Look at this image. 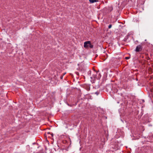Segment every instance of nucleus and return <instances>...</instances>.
Wrapping results in <instances>:
<instances>
[{
  "label": "nucleus",
  "mask_w": 153,
  "mask_h": 153,
  "mask_svg": "<svg viewBox=\"0 0 153 153\" xmlns=\"http://www.w3.org/2000/svg\"><path fill=\"white\" fill-rule=\"evenodd\" d=\"M142 47L141 45H140L136 47L135 51L136 52L141 51L142 50Z\"/></svg>",
  "instance_id": "4"
},
{
  "label": "nucleus",
  "mask_w": 153,
  "mask_h": 153,
  "mask_svg": "<svg viewBox=\"0 0 153 153\" xmlns=\"http://www.w3.org/2000/svg\"><path fill=\"white\" fill-rule=\"evenodd\" d=\"M85 89L88 91H89L90 90V87L89 86H87L85 88Z\"/></svg>",
  "instance_id": "8"
},
{
  "label": "nucleus",
  "mask_w": 153,
  "mask_h": 153,
  "mask_svg": "<svg viewBox=\"0 0 153 153\" xmlns=\"http://www.w3.org/2000/svg\"><path fill=\"white\" fill-rule=\"evenodd\" d=\"M63 76H60V78H61V79H62Z\"/></svg>",
  "instance_id": "17"
},
{
  "label": "nucleus",
  "mask_w": 153,
  "mask_h": 153,
  "mask_svg": "<svg viewBox=\"0 0 153 153\" xmlns=\"http://www.w3.org/2000/svg\"><path fill=\"white\" fill-rule=\"evenodd\" d=\"M95 94L97 95H98L99 94V92H96L95 93Z\"/></svg>",
  "instance_id": "15"
},
{
  "label": "nucleus",
  "mask_w": 153,
  "mask_h": 153,
  "mask_svg": "<svg viewBox=\"0 0 153 153\" xmlns=\"http://www.w3.org/2000/svg\"><path fill=\"white\" fill-rule=\"evenodd\" d=\"M143 54H144L145 55V56H146L148 55V54L147 53H143Z\"/></svg>",
  "instance_id": "14"
},
{
  "label": "nucleus",
  "mask_w": 153,
  "mask_h": 153,
  "mask_svg": "<svg viewBox=\"0 0 153 153\" xmlns=\"http://www.w3.org/2000/svg\"><path fill=\"white\" fill-rule=\"evenodd\" d=\"M101 77V75L100 74H99V75L97 77V79H99L100 77Z\"/></svg>",
  "instance_id": "10"
},
{
  "label": "nucleus",
  "mask_w": 153,
  "mask_h": 153,
  "mask_svg": "<svg viewBox=\"0 0 153 153\" xmlns=\"http://www.w3.org/2000/svg\"><path fill=\"white\" fill-rule=\"evenodd\" d=\"M108 68H106L102 70V71H103L105 73L108 71Z\"/></svg>",
  "instance_id": "7"
},
{
  "label": "nucleus",
  "mask_w": 153,
  "mask_h": 153,
  "mask_svg": "<svg viewBox=\"0 0 153 153\" xmlns=\"http://www.w3.org/2000/svg\"><path fill=\"white\" fill-rule=\"evenodd\" d=\"M101 59L102 60H101V62H103V61H104L106 59H104L103 58H101Z\"/></svg>",
  "instance_id": "13"
},
{
  "label": "nucleus",
  "mask_w": 153,
  "mask_h": 153,
  "mask_svg": "<svg viewBox=\"0 0 153 153\" xmlns=\"http://www.w3.org/2000/svg\"><path fill=\"white\" fill-rule=\"evenodd\" d=\"M48 134L49 135L48 137H51L50 134Z\"/></svg>",
  "instance_id": "21"
},
{
  "label": "nucleus",
  "mask_w": 153,
  "mask_h": 153,
  "mask_svg": "<svg viewBox=\"0 0 153 153\" xmlns=\"http://www.w3.org/2000/svg\"><path fill=\"white\" fill-rule=\"evenodd\" d=\"M89 1L91 3H93L95 2H97L98 1V0H89Z\"/></svg>",
  "instance_id": "6"
},
{
  "label": "nucleus",
  "mask_w": 153,
  "mask_h": 153,
  "mask_svg": "<svg viewBox=\"0 0 153 153\" xmlns=\"http://www.w3.org/2000/svg\"><path fill=\"white\" fill-rule=\"evenodd\" d=\"M84 47L85 48H93L94 45L91 44L90 41H87L84 42Z\"/></svg>",
  "instance_id": "3"
},
{
  "label": "nucleus",
  "mask_w": 153,
  "mask_h": 153,
  "mask_svg": "<svg viewBox=\"0 0 153 153\" xmlns=\"http://www.w3.org/2000/svg\"><path fill=\"white\" fill-rule=\"evenodd\" d=\"M65 74V73H64V74H63V76H64V75Z\"/></svg>",
  "instance_id": "22"
},
{
  "label": "nucleus",
  "mask_w": 153,
  "mask_h": 153,
  "mask_svg": "<svg viewBox=\"0 0 153 153\" xmlns=\"http://www.w3.org/2000/svg\"><path fill=\"white\" fill-rule=\"evenodd\" d=\"M48 134H50V136H51L52 137H53V133H51L50 132H48Z\"/></svg>",
  "instance_id": "9"
},
{
  "label": "nucleus",
  "mask_w": 153,
  "mask_h": 153,
  "mask_svg": "<svg viewBox=\"0 0 153 153\" xmlns=\"http://www.w3.org/2000/svg\"><path fill=\"white\" fill-rule=\"evenodd\" d=\"M144 56L143 55L142 56V57L143 58V57H144Z\"/></svg>",
  "instance_id": "20"
},
{
  "label": "nucleus",
  "mask_w": 153,
  "mask_h": 153,
  "mask_svg": "<svg viewBox=\"0 0 153 153\" xmlns=\"http://www.w3.org/2000/svg\"><path fill=\"white\" fill-rule=\"evenodd\" d=\"M91 71L90 70L88 72V75H91Z\"/></svg>",
  "instance_id": "11"
},
{
  "label": "nucleus",
  "mask_w": 153,
  "mask_h": 153,
  "mask_svg": "<svg viewBox=\"0 0 153 153\" xmlns=\"http://www.w3.org/2000/svg\"><path fill=\"white\" fill-rule=\"evenodd\" d=\"M113 8L112 6L105 7L102 10L103 14L106 15L109 13L112 10Z\"/></svg>",
  "instance_id": "2"
},
{
  "label": "nucleus",
  "mask_w": 153,
  "mask_h": 153,
  "mask_svg": "<svg viewBox=\"0 0 153 153\" xmlns=\"http://www.w3.org/2000/svg\"><path fill=\"white\" fill-rule=\"evenodd\" d=\"M111 27H112V25L111 24L110 25L108 26V28L110 29L111 28Z\"/></svg>",
  "instance_id": "12"
},
{
  "label": "nucleus",
  "mask_w": 153,
  "mask_h": 153,
  "mask_svg": "<svg viewBox=\"0 0 153 153\" xmlns=\"http://www.w3.org/2000/svg\"><path fill=\"white\" fill-rule=\"evenodd\" d=\"M76 73L77 75H78L79 74V73L78 72H76Z\"/></svg>",
  "instance_id": "16"
},
{
  "label": "nucleus",
  "mask_w": 153,
  "mask_h": 153,
  "mask_svg": "<svg viewBox=\"0 0 153 153\" xmlns=\"http://www.w3.org/2000/svg\"><path fill=\"white\" fill-rule=\"evenodd\" d=\"M125 57L127 58V57H128V56H126Z\"/></svg>",
  "instance_id": "23"
},
{
  "label": "nucleus",
  "mask_w": 153,
  "mask_h": 153,
  "mask_svg": "<svg viewBox=\"0 0 153 153\" xmlns=\"http://www.w3.org/2000/svg\"><path fill=\"white\" fill-rule=\"evenodd\" d=\"M97 73L96 72H94L92 74V76H91V78L92 79H95L97 78Z\"/></svg>",
  "instance_id": "5"
},
{
  "label": "nucleus",
  "mask_w": 153,
  "mask_h": 153,
  "mask_svg": "<svg viewBox=\"0 0 153 153\" xmlns=\"http://www.w3.org/2000/svg\"><path fill=\"white\" fill-rule=\"evenodd\" d=\"M78 68H77V70L81 72H84L86 69V64L84 61L79 62L77 64Z\"/></svg>",
  "instance_id": "1"
},
{
  "label": "nucleus",
  "mask_w": 153,
  "mask_h": 153,
  "mask_svg": "<svg viewBox=\"0 0 153 153\" xmlns=\"http://www.w3.org/2000/svg\"><path fill=\"white\" fill-rule=\"evenodd\" d=\"M151 56L152 57V56H153V54H152V53H151Z\"/></svg>",
  "instance_id": "18"
},
{
  "label": "nucleus",
  "mask_w": 153,
  "mask_h": 153,
  "mask_svg": "<svg viewBox=\"0 0 153 153\" xmlns=\"http://www.w3.org/2000/svg\"><path fill=\"white\" fill-rule=\"evenodd\" d=\"M130 58H125V59H129Z\"/></svg>",
  "instance_id": "19"
}]
</instances>
